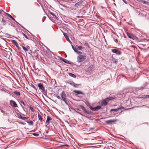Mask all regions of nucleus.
<instances>
[{"label":"nucleus","instance_id":"47","mask_svg":"<svg viewBox=\"0 0 149 149\" xmlns=\"http://www.w3.org/2000/svg\"><path fill=\"white\" fill-rule=\"evenodd\" d=\"M1 112L2 113H5V111H3V110H1Z\"/></svg>","mask_w":149,"mask_h":149},{"label":"nucleus","instance_id":"21","mask_svg":"<svg viewBox=\"0 0 149 149\" xmlns=\"http://www.w3.org/2000/svg\"><path fill=\"white\" fill-rule=\"evenodd\" d=\"M26 122L29 125H33V123L32 121L27 120Z\"/></svg>","mask_w":149,"mask_h":149},{"label":"nucleus","instance_id":"53","mask_svg":"<svg viewBox=\"0 0 149 149\" xmlns=\"http://www.w3.org/2000/svg\"><path fill=\"white\" fill-rule=\"evenodd\" d=\"M77 110L80 111V110H79L78 109H77Z\"/></svg>","mask_w":149,"mask_h":149},{"label":"nucleus","instance_id":"22","mask_svg":"<svg viewBox=\"0 0 149 149\" xmlns=\"http://www.w3.org/2000/svg\"><path fill=\"white\" fill-rule=\"evenodd\" d=\"M101 108V106H97L95 107H94V111H97L99 109H100Z\"/></svg>","mask_w":149,"mask_h":149},{"label":"nucleus","instance_id":"9","mask_svg":"<svg viewBox=\"0 0 149 149\" xmlns=\"http://www.w3.org/2000/svg\"><path fill=\"white\" fill-rule=\"evenodd\" d=\"M117 121V120L116 119L110 120L105 121V122L108 124H112V123H114L116 122Z\"/></svg>","mask_w":149,"mask_h":149},{"label":"nucleus","instance_id":"44","mask_svg":"<svg viewBox=\"0 0 149 149\" xmlns=\"http://www.w3.org/2000/svg\"><path fill=\"white\" fill-rule=\"evenodd\" d=\"M77 53L78 54H81L82 53L81 52H80V51H78V50H77Z\"/></svg>","mask_w":149,"mask_h":149},{"label":"nucleus","instance_id":"52","mask_svg":"<svg viewBox=\"0 0 149 149\" xmlns=\"http://www.w3.org/2000/svg\"><path fill=\"white\" fill-rule=\"evenodd\" d=\"M137 0L139 2L141 1V0Z\"/></svg>","mask_w":149,"mask_h":149},{"label":"nucleus","instance_id":"2","mask_svg":"<svg viewBox=\"0 0 149 149\" xmlns=\"http://www.w3.org/2000/svg\"><path fill=\"white\" fill-rule=\"evenodd\" d=\"M60 95L61 100L63 101L66 104H67V102L66 100V96L65 92L63 91Z\"/></svg>","mask_w":149,"mask_h":149},{"label":"nucleus","instance_id":"32","mask_svg":"<svg viewBox=\"0 0 149 149\" xmlns=\"http://www.w3.org/2000/svg\"><path fill=\"white\" fill-rule=\"evenodd\" d=\"M142 2L143 3H145L147 5H148L149 4V3L148 2L146 1H145L143 0L142 1Z\"/></svg>","mask_w":149,"mask_h":149},{"label":"nucleus","instance_id":"39","mask_svg":"<svg viewBox=\"0 0 149 149\" xmlns=\"http://www.w3.org/2000/svg\"><path fill=\"white\" fill-rule=\"evenodd\" d=\"M27 118V117H22L21 118V119L24 120H25Z\"/></svg>","mask_w":149,"mask_h":149},{"label":"nucleus","instance_id":"19","mask_svg":"<svg viewBox=\"0 0 149 149\" xmlns=\"http://www.w3.org/2000/svg\"><path fill=\"white\" fill-rule=\"evenodd\" d=\"M60 59L61 61H63L65 63H68V64L69 63V61L65 58H60Z\"/></svg>","mask_w":149,"mask_h":149},{"label":"nucleus","instance_id":"34","mask_svg":"<svg viewBox=\"0 0 149 149\" xmlns=\"http://www.w3.org/2000/svg\"><path fill=\"white\" fill-rule=\"evenodd\" d=\"M50 14L53 18L56 17V15L54 13L51 12L50 13Z\"/></svg>","mask_w":149,"mask_h":149},{"label":"nucleus","instance_id":"49","mask_svg":"<svg viewBox=\"0 0 149 149\" xmlns=\"http://www.w3.org/2000/svg\"><path fill=\"white\" fill-rule=\"evenodd\" d=\"M63 146H67V147H68L69 146L67 144L66 145H63Z\"/></svg>","mask_w":149,"mask_h":149},{"label":"nucleus","instance_id":"4","mask_svg":"<svg viewBox=\"0 0 149 149\" xmlns=\"http://www.w3.org/2000/svg\"><path fill=\"white\" fill-rule=\"evenodd\" d=\"M86 58V56L82 55H80L77 56V60L79 62H81L84 61Z\"/></svg>","mask_w":149,"mask_h":149},{"label":"nucleus","instance_id":"38","mask_svg":"<svg viewBox=\"0 0 149 149\" xmlns=\"http://www.w3.org/2000/svg\"><path fill=\"white\" fill-rule=\"evenodd\" d=\"M20 103H22V104H23V105H24V106H25L26 105V104H25V103L24 102V101L23 100H21L20 101Z\"/></svg>","mask_w":149,"mask_h":149},{"label":"nucleus","instance_id":"23","mask_svg":"<svg viewBox=\"0 0 149 149\" xmlns=\"http://www.w3.org/2000/svg\"><path fill=\"white\" fill-rule=\"evenodd\" d=\"M68 74H69V75L73 77V78H76V75H74V74H73L72 73H68Z\"/></svg>","mask_w":149,"mask_h":149},{"label":"nucleus","instance_id":"33","mask_svg":"<svg viewBox=\"0 0 149 149\" xmlns=\"http://www.w3.org/2000/svg\"><path fill=\"white\" fill-rule=\"evenodd\" d=\"M23 49V50L25 51H28V49H27L26 47H25L24 46H22Z\"/></svg>","mask_w":149,"mask_h":149},{"label":"nucleus","instance_id":"25","mask_svg":"<svg viewBox=\"0 0 149 149\" xmlns=\"http://www.w3.org/2000/svg\"><path fill=\"white\" fill-rule=\"evenodd\" d=\"M2 22L3 23V26L5 25L6 24V20L3 18H2Z\"/></svg>","mask_w":149,"mask_h":149},{"label":"nucleus","instance_id":"17","mask_svg":"<svg viewBox=\"0 0 149 149\" xmlns=\"http://www.w3.org/2000/svg\"><path fill=\"white\" fill-rule=\"evenodd\" d=\"M73 92L76 94L77 95L78 94H84L82 92H81L80 91H77V90H74L73 91Z\"/></svg>","mask_w":149,"mask_h":149},{"label":"nucleus","instance_id":"36","mask_svg":"<svg viewBox=\"0 0 149 149\" xmlns=\"http://www.w3.org/2000/svg\"><path fill=\"white\" fill-rule=\"evenodd\" d=\"M29 108L31 111L34 112V110L32 107L30 106L29 107Z\"/></svg>","mask_w":149,"mask_h":149},{"label":"nucleus","instance_id":"11","mask_svg":"<svg viewBox=\"0 0 149 149\" xmlns=\"http://www.w3.org/2000/svg\"><path fill=\"white\" fill-rule=\"evenodd\" d=\"M12 42L13 44L15 45L16 47L18 48V49L19 50H20L21 49V48L19 47V46L17 42L15 40H13Z\"/></svg>","mask_w":149,"mask_h":149},{"label":"nucleus","instance_id":"3","mask_svg":"<svg viewBox=\"0 0 149 149\" xmlns=\"http://www.w3.org/2000/svg\"><path fill=\"white\" fill-rule=\"evenodd\" d=\"M66 83L67 84H70L71 85L75 88L78 87V86L81 84H76L73 81L68 80L66 81Z\"/></svg>","mask_w":149,"mask_h":149},{"label":"nucleus","instance_id":"40","mask_svg":"<svg viewBox=\"0 0 149 149\" xmlns=\"http://www.w3.org/2000/svg\"><path fill=\"white\" fill-rule=\"evenodd\" d=\"M33 135L35 136H39V134L36 133H33Z\"/></svg>","mask_w":149,"mask_h":149},{"label":"nucleus","instance_id":"43","mask_svg":"<svg viewBox=\"0 0 149 149\" xmlns=\"http://www.w3.org/2000/svg\"><path fill=\"white\" fill-rule=\"evenodd\" d=\"M17 115L18 116L19 118H21L22 117V115L20 114H19V113L17 114Z\"/></svg>","mask_w":149,"mask_h":149},{"label":"nucleus","instance_id":"27","mask_svg":"<svg viewBox=\"0 0 149 149\" xmlns=\"http://www.w3.org/2000/svg\"><path fill=\"white\" fill-rule=\"evenodd\" d=\"M22 34V35L24 36V39H25V40L29 39L28 37L27 36H26L24 33H23Z\"/></svg>","mask_w":149,"mask_h":149},{"label":"nucleus","instance_id":"14","mask_svg":"<svg viewBox=\"0 0 149 149\" xmlns=\"http://www.w3.org/2000/svg\"><path fill=\"white\" fill-rule=\"evenodd\" d=\"M38 118L39 120H40V122H41V124H42L45 122V121L43 119L42 117L39 113L38 115Z\"/></svg>","mask_w":149,"mask_h":149},{"label":"nucleus","instance_id":"37","mask_svg":"<svg viewBox=\"0 0 149 149\" xmlns=\"http://www.w3.org/2000/svg\"><path fill=\"white\" fill-rule=\"evenodd\" d=\"M107 98L108 99V100H107L109 102L110 100H112L113 98L112 97H109Z\"/></svg>","mask_w":149,"mask_h":149},{"label":"nucleus","instance_id":"7","mask_svg":"<svg viewBox=\"0 0 149 149\" xmlns=\"http://www.w3.org/2000/svg\"><path fill=\"white\" fill-rule=\"evenodd\" d=\"M111 52L114 53H116V54L120 55L121 54V52L119 50L116 49H111Z\"/></svg>","mask_w":149,"mask_h":149},{"label":"nucleus","instance_id":"24","mask_svg":"<svg viewBox=\"0 0 149 149\" xmlns=\"http://www.w3.org/2000/svg\"><path fill=\"white\" fill-rule=\"evenodd\" d=\"M119 110V109H118V108L117 109H112L110 110V112L112 111H116L117 112Z\"/></svg>","mask_w":149,"mask_h":149},{"label":"nucleus","instance_id":"45","mask_svg":"<svg viewBox=\"0 0 149 149\" xmlns=\"http://www.w3.org/2000/svg\"><path fill=\"white\" fill-rule=\"evenodd\" d=\"M26 48L27 49H28V50L30 49V47L28 46H26Z\"/></svg>","mask_w":149,"mask_h":149},{"label":"nucleus","instance_id":"8","mask_svg":"<svg viewBox=\"0 0 149 149\" xmlns=\"http://www.w3.org/2000/svg\"><path fill=\"white\" fill-rule=\"evenodd\" d=\"M37 85L39 89L41 90L42 92H45V88L43 86V85L42 84L38 83Z\"/></svg>","mask_w":149,"mask_h":149},{"label":"nucleus","instance_id":"35","mask_svg":"<svg viewBox=\"0 0 149 149\" xmlns=\"http://www.w3.org/2000/svg\"><path fill=\"white\" fill-rule=\"evenodd\" d=\"M84 45L87 46L88 47L90 48V46L89 44L87 42H86L84 43Z\"/></svg>","mask_w":149,"mask_h":149},{"label":"nucleus","instance_id":"10","mask_svg":"<svg viewBox=\"0 0 149 149\" xmlns=\"http://www.w3.org/2000/svg\"><path fill=\"white\" fill-rule=\"evenodd\" d=\"M10 105L13 107H17V105L16 102L14 100H12L10 101Z\"/></svg>","mask_w":149,"mask_h":149},{"label":"nucleus","instance_id":"30","mask_svg":"<svg viewBox=\"0 0 149 149\" xmlns=\"http://www.w3.org/2000/svg\"><path fill=\"white\" fill-rule=\"evenodd\" d=\"M77 49H78L79 50H81L83 49V48L81 46H77Z\"/></svg>","mask_w":149,"mask_h":149},{"label":"nucleus","instance_id":"1","mask_svg":"<svg viewBox=\"0 0 149 149\" xmlns=\"http://www.w3.org/2000/svg\"><path fill=\"white\" fill-rule=\"evenodd\" d=\"M127 35L129 38L130 39H132L133 40H135L136 41H138L139 40V38L136 37L135 35L133 34L127 32Z\"/></svg>","mask_w":149,"mask_h":149},{"label":"nucleus","instance_id":"46","mask_svg":"<svg viewBox=\"0 0 149 149\" xmlns=\"http://www.w3.org/2000/svg\"><path fill=\"white\" fill-rule=\"evenodd\" d=\"M126 4H127V2H126L125 1V0H122Z\"/></svg>","mask_w":149,"mask_h":149},{"label":"nucleus","instance_id":"28","mask_svg":"<svg viewBox=\"0 0 149 149\" xmlns=\"http://www.w3.org/2000/svg\"><path fill=\"white\" fill-rule=\"evenodd\" d=\"M14 93L15 94L19 96L20 95V93L19 92H18L16 91H14Z\"/></svg>","mask_w":149,"mask_h":149},{"label":"nucleus","instance_id":"20","mask_svg":"<svg viewBox=\"0 0 149 149\" xmlns=\"http://www.w3.org/2000/svg\"><path fill=\"white\" fill-rule=\"evenodd\" d=\"M6 14L8 16L10 17L11 19H12L14 21H15L16 22H17L15 21V19L11 15H10L8 13H6Z\"/></svg>","mask_w":149,"mask_h":149},{"label":"nucleus","instance_id":"12","mask_svg":"<svg viewBox=\"0 0 149 149\" xmlns=\"http://www.w3.org/2000/svg\"><path fill=\"white\" fill-rule=\"evenodd\" d=\"M94 68V67L93 65H91L89 67L87 70V72H90L93 71Z\"/></svg>","mask_w":149,"mask_h":149},{"label":"nucleus","instance_id":"54","mask_svg":"<svg viewBox=\"0 0 149 149\" xmlns=\"http://www.w3.org/2000/svg\"><path fill=\"white\" fill-rule=\"evenodd\" d=\"M1 11L0 10V13H1Z\"/></svg>","mask_w":149,"mask_h":149},{"label":"nucleus","instance_id":"5","mask_svg":"<svg viewBox=\"0 0 149 149\" xmlns=\"http://www.w3.org/2000/svg\"><path fill=\"white\" fill-rule=\"evenodd\" d=\"M79 107H81V108L83 110L84 113L89 114L90 115H91L93 114V113L91 111L86 110L85 108L82 105H80Z\"/></svg>","mask_w":149,"mask_h":149},{"label":"nucleus","instance_id":"6","mask_svg":"<svg viewBox=\"0 0 149 149\" xmlns=\"http://www.w3.org/2000/svg\"><path fill=\"white\" fill-rule=\"evenodd\" d=\"M83 1L81 0L77 3L75 4L74 5V7L76 8H81V6H83L82 3Z\"/></svg>","mask_w":149,"mask_h":149},{"label":"nucleus","instance_id":"26","mask_svg":"<svg viewBox=\"0 0 149 149\" xmlns=\"http://www.w3.org/2000/svg\"><path fill=\"white\" fill-rule=\"evenodd\" d=\"M113 63L115 64H117L118 63V60L117 59L115 58H113Z\"/></svg>","mask_w":149,"mask_h":149},{"label":"nucleus","instance_id":"29","mask_svg":"<svg viewBox=\"0 0 149 149\" xmlns=\"http://www.w3.org/2000/svg\"><path fill=\"white\" fill-rule=\"evenodd\" d=\"M72 47L73 49L75 52H77V48L74 47L73 45H72Z\"/></svg>","mask_w":149,"mask_h":149},{"label":"nucleus","instance_id":"16","mask_svg":"<svg viewBox=\"0 0 149 149\" xmlns=\"http://www.w3.org/2000/svg\"><path fill=\"white\" fill-rule=\"evenodd\" d=\"M63 35H64V36H65V38L67 40V41H68V42H69L70 43H71V42L70 41V40L69 39L68 36L67 35V33H63Z\"/></svg>","mask_w":149,"mask_h":149},{"label":"nucleus","instance_id":"48","mask_svg":"<svg viewBox=\"0 0 149 149\" xmlns=\"http://www.w3.org/2000/svg\"><path fill=\"white\" fill-rule=\"evenodd\" d=\"M77 113H78L80 115H81L82 116H83V115L81 113L79 112H77Z\"/></svg>","mask_w":149,"mask_h":149},{"label":"nucleus","instance_id":"15","mask_svg":"<svg viewBox=\"0 0 149 149\" xmlns=\"http://www.w3.org/2000/svg\"><path fill=\"white\" fill-rule=\"evenodd\" d=\"M52 120V118L49 116L47 117V120L46 121V123L47 125H49L50 123V121Z\"/></svg>","mask_w":149,"mask_h":149},{"label":"nucleus","instance_id":"41","mask_svg":"<svg viewBox=\"0 0 149 149\" xmlns=\"http://www.w3.org/2000/svg\"><path fill=\"white\" fill-rule=\"evenodd\" d=\"M118 109H119V110H120L121 109H124L125 108L124 107H123L122 106H121V107H118Z\"/></svg>","mask_w":149,"mask_h":149},{"label":"nucleus","instance_id":"50","mask_svg":"<svg viewBox=\"0 0 149 149\" xmlns=\"http://www.w3.org/2000/svg\"><path fill=\"white\" fill-rule=\"evenodd\" d=\"M115 41L116 42H117L118 41V40L117 39H116L115 40Z\"/></svg>","mask_w":149,"mask_h":149},{"label":"nucleus","instance_id":"51","mask_svg":"<svg viewBox=\"0 0 149 149\" xmlns=\"http://www.w3.org/2000/svg\"><path fill=\"white\" fill-rule=\"evenodd\" d=\"M94 128H90V130H93V129Z\"/></svg>","mask_w":149,"mask_h":149},{"label":"nucleus","instance_id":"13","mask_svg":"<svg viewBox=\"0 0 149 149\" xmlns=\"http://www.w3.org/2000/svg\"><path fill=\"white\" fill-rule=\"evenodd\" d=\"M108 98H106L105 99L103 100L101 102V105L102 106H106L107 104L108 101Z\"/></svg>","mask_w":149,"mask_h":149},{"label":"nucleus","instance_id":"31","mask_svg":"<svg viewBox=\"0 0 149 149\" xmlns=\"http://www.w3.org/2000/svg\"><path fill=\"white\" fill-rule=\"evenodd\" d=\"M88 107L90 108L93 111L94 110V107L93 108L90 105H88Z\"/></svg>","mask_w":149,"mask_h":149},{"label":"nucleus","instance_id":"18","mask_svg":"<svg viewBox=\"0 0 149 149\" xmlns=\"http://www.w3.org/2000/svg\"><path fill=\"white\" fill-rule=\"evenodd\" d=\"M140 98H143V99H147L149 98V95H142L140 96Z\"/></svg>","mask_w":149,"mask_h":149},{"label":"nucleus","instance_id":"42","mask_svg":"<svg viewBox=\"0 0 149 149\" xmlns=\"http://www.w3.org/2000/svg\"><path fill=\"white\" fill-rule=\"evenodd\" d=\"M54 96L56 97L58 99L61 100V97L59 96L55 95H54Z\"/></svg>","mask_w":149,"mask_h":149}]
</instances>
